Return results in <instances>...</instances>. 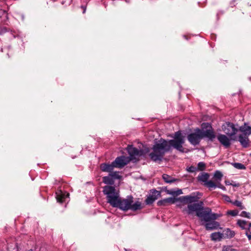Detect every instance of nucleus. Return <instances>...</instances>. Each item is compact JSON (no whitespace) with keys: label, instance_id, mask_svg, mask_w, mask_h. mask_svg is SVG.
Returning <instances> with one entry per match:
<instances>
[{"label":"nucleus","instance_id":"obj_1","mask_svg":"<svg viewBox=\"0 0 251 251\" xmlns=\"http://www.w3.org/2000/svg\"><path fill=\"white\" fill-rule=\"evenodd\" d=\"M184 142V137L179 130L175 133L174 139L167 141L161 138L156 142L152 148V151L149 153V157L154 162L161 161L165 153L170 151L172 147L183 152Z\"/></svg>","mask_w":251,"mask_h":251},{"label":"nucleus","instance_id":"obj_2","mask_svg":"<svg viewBox=\"0 0 251 251\" xmlns=\"http://www.w3.org/2000/svg\"><path fill=\"white\" fill-rule=\"evenodd\" d=\"M103 193L106 196L107 202L113 207L118 208L124 211L130 210L135 211L142 209V203L139 201H134L131 195L122 198L115 187L106 185L103 188Z\"/></svg>","mask_w":251,"mask_h":251},{"label":"nucleus","instance_id":"obj_3","mask_svg":"<svg viewBox=\"0 0 251 251\" xmlns=\"http://www.w3.org/2000/svg\"><path fill=\"white\" fill-rule=\"evenodd\" d=\"M185 211L189 214H192L196 212V216L198 217L201 222H208L211 220H216L220 215L212 212L210 208L203 206V202L201 201L198 203H193L188 204Z\"/></svg>","mask_w":251,"mask_h":251},{"label":"nucleus","instance_id":"obj_4","mask_svg":"<svg viewBox=\"0 0 251 251\" xmlns=\"http://www.w3.org/2000/svg\"><path fill=\"white\" fill-rule=\"evenodd\" d=\"M201 127L202 138L206 137L208 140L213 141L216 135L211 125L208 123H204L202 124Z\"/></svg>","mask_w":251,"mask_h":251},{"label":"nucleus","instance_id":"obj_5","mask_svg":"<svg viewBox=\"0 0 251 251\" xmlns=\"http://www.w3.org/2000/svg\"><path fill=\"white\" fill-rule=\"evenodd\" d=\"M201 133V129L197 128L194 130V132L188 135L187 139L191 145L194 146L198 145L202 139Z\"/></svg>","mask_w":251,"mask_h":251},{"label":"nucleus","instance_id":"obj_6","mask_svg":"<svg viewBox=\"0 0 251 251\" xmlns=\"http://www.w3.org/2000/svg\"><path fill=\"white\" fill-rule=\"evenodd\" d=\"M127 151L129 154V159L130 161H138L139 159L143 153V151L142 150H139L136 148L134 147L132 145H128L127 147Z\"/></svg>","mask_w":251,"mask_h":251},{"label":"nucleus","instance_id":"obj_7","mask_svg":"<svg viewBox=\"0 0 251 251\" xmlns=\"http://www.w3.org/2000/svg\"><path fill=\"white\" fill-rule=\"evenodd\" d=\"M222 129L230 137L234 136L238 131V129L235 127V125L230 122H226L222 126Z\"/></svg>","mask_w":251,"mask_h":251},{"label":"nucleus","instance_id":"obj_8","mask_svg":"<svg viewBox=\"0 0 251 251\" xmlns=\"http://www.w3.org/2000/svg\"><path fill=\"white\" fill-rule=\"evenodd\" d=\"M200 197L196 195L195 193H194L190 195L180 197L178 198V201L181 202L189 204L198 201Z\"/></svg>","mask_w":251,"mask_h":251},{"label":"nucleus","instance_id":"obj_9","mask_svg":"<svg viewBox=\"0 0 251 251\" xmlns=\"http://www.w3.org/2000/svg\"><path fill=\"white\" fill-rule=\"evenodd\" d=\"M130 162L129 157L121 156L117 157L113 162L115 168H122Z\"/></svg>","mask_w":251,"mask_h":251},{"label":"nucleus","instance_id":"obj_10","mask_svg":"<svg viewBox=\"0 0 251 251\" xmlns=\"http://www.w3.org/2000/svg\"><path fill=\"white\" fill-rule=\"evenodd\" d=\"M160 195V192L155 189L151 191V194L146 199L145 202L147 204H152Z\"/></svg>","mask_w":251,"mask_h":251},{"label":"nucleus","instance_id":"obj_11","mask_svg":"<svg viewBox=\"0 0 251 251\" xmlns=\"http://www.w3.org/2000/svg\"><path fill=\"white\" fill-rule=\"evenodd\" d=\"M219 142L226 149L228 148L231 145L230 140L225 134H219L217 136Z\"/></svg>","mask_w":251,"mask_h":251},{"label":"nucleus","instance_id":"obj_12","mask_svg":"<svg viewBox=\"0 0 251 251\" xmlns=\"http://www.w3.org/2000/svg\"><path fill=\"white\" fill-rule=\"evenodd\" d=\"M215 220H211L208 222H205L206 223L204 226L207 230H212L216 229L219 227L220 226L219 223Z\"/></svg>","mask_w":251,"mask_h":251},{"label":"nucleus","instance_id":"obj_13","mask_svg":"<svg viewBox=\"0 0 251 251\" xmlns=\"http://www.w3.org/2000/svg\"><path fill=\"white\" fill-rule=\"evenodd\" d=\"M238 141L244 148L249 146V136L246 134H240L238 136Z\"/></svg>","mask_w":251,"mask_h":251},{"label":"nucleus","instance_id":"obj_14","mask_svg":"<svg viewBox=\"0 0 251 251\" xmlns=\"http://www.w3.org/2000/svg\"><path fill=\"white\" fill-rule=\"evenodd\" d=\"M178 201V198H168L166 199H164L163 200H161L160 201H159L157 202V205L158 206H166L168 204H172L175 203L176 201Z\"/></svg>","mask_w":251,"mask_h":251},{"label":"nucleus","instance_id":"obj_15","mask_svg":"<svg viewBox=\"0 0 251 251\" xmlns=\"http://www.w3.org/2000/svg\"><path fill=\"white\" fill-rule=\"evenodd\" d=\"M115 168L113 162L111 164L102 163L100 166V169L102 172H108L109 173Z\"/></svg>","mask_w":251,"mask_h":251},{"label":"nucleus","instance_id":"obj_16","mask_svg":"<svg viewBox=\"0 0 251 251\" xmlns=\"http://www.w3.org/2000/svg\"><path fill=\"white\" fill-rule=\"evenodd\" d=\"M237 225L242 229L246 230H250L251 227V222H249L243 220H238L237 222Z\"/></svg>","mask_w":251,"mask_h":251},{"label":"nucleus","instance_id":"obj_17","mask_svg":"<svg viewBox=\"0 0 251 251\" xmlns=\"http://www.w3.org/2000/svg\"><path fill=\"white\" fill-rule=\"evenodd\" d=\"M239 130L243 134H246L248 136L251 134V126H249L246 123H245L244 125L241 126Z\"/></svg>","mask_w":251,"mask_h":251},{"label":"nucleus","instance_id":"obj_18","mask_svg":"<svg viewBox=\"0 0 251 251\" xmlns=\"http://www.w3.org/2000/svg\"><path fill=\"white\" fill-rule=\"evenodd\" d=\"M209 177V175L207 173H202L199 175L198 176V180L199 181L202 182L204 183H206L208 181V179Z\"/></svg>","mask_w":251,"mask_h":251},{"label":"nucleus","instance_id":"obj_19","mask_svg":"<svg viewBox=\"0 0 251 251\" xmlns=\"http://www.w3.org/2000/svg\"><path fill=\"white\" fill-rule=\"evenodd\" d=\"M56 199L57 202L62 203L65 199V194L61 190H58L56 192Z\"/></svg>","mask_w":251,"mask_h":251},{"label":"nucleus","instance_id":"obj_20","mask_svg":"<svg viewBox=\"0 0 251 251\" xmlns=\"http://www.w3.org/2000/svg\"><path fill=\"white\" fill-rule=\"evenodd\" d=\"M210 237L213 241H220L223 238V234L219 232H214L211 234Z\"/></svg>","mask_w":251,"mask_h":251},{"label":"nucleus","instance_id":"obj_21","mask_svg":"<svg viewBox=\"0 0 251 251\" xmlns=\"http://www.w3.org/2000/svg\"><path fill=\"white\" fill-rule=\"evenodd\" d=\"M102 181L104 183L108 185H112L114 183V180L109 174L107 176L103 177Z\"/></svg>","mask_w":251,"mask_h":251},{"label":"nucleus","instance_id":"obj_22","mask_svg":"<svg viewBox=\"0 0 251 251\" xmlns=\"http://www.w3.org/2000/svg\"><path fill=\"white\" fill-rule=\"evenodd\" d=\"M162 178L163 180L166 182L169 183H171L176 181V179L173 178L167 174H163L162 175Z\"/></svg>","mask_w":251,"mask_h":251},{"label":"nucleus","instance_id":"obj_23","mask_svg":"<svg viewBox=\"0 0 251 251\" xmlns=\"http://www.w3.org/2000/svg\"><path fill=\"white\" fill-rule=\"evenodd\" d=\"M231 165L236 169L239 170H245L246 167L240 163H232Z\"/></svg>","mask_w":251,"mask_h":251},{"label":"nucleus","instance_id":"obj_24","mask_svg":"<svg viewBox=\"0 0 251 251\" xmlns=\"http://www.w3.org/2000/svg\"><path fill=\"white\" fill-rule=\"evenodd\" d=\"M225 234L227 237L231 238L234 236L235 232L229 228L225 229Z\"/></svg>","mask_w":251,"mask_h":251},{"label":"nucleus","instance_id":"obj_25","mask_svg":"<svg viewBox=\"0 0 251 251\" xmlns=\"http://www.w3.org/2000/svg\"><path fill=\"white\" fill-rule=\"evenodd\" d=\"M231 203L234 205L239 207L241 210L245 209V206L243 205L242 203L240 201L235 200L234 201H232Z\"/></svg>","mask_w":251,"mask_h":251},{"label":"nucleus","instance_id":"obj_26","mask_svg":"<svg viewBox=\"0 0 251 251\" xmlns=\"http://www.w3.org/2000/svg\"><path fill=\"white\" fill-rule=\"evenodd\" d=\"M223 176L222 173L219 171H215L214 174V178L217 179L218 181H220L222 180Z\"/></svg>","mask_w":251,"mask_h":251},{"label":"nucleus","instance_id":"obj_27","mask_svg":"<svg viewBox=\"0 0 251 251\" xmlns=\"http://www.w3.org/2000/svg\"><path fill=\"white\" fill-rule=\"evenodd\" d=\"M216 183L212 180L208 181L206 183H204V185L206 186L209 189L211 188H216Z\"/></svg>","mask_w":251,"mask_h":251},{"label":"nucleus","instance_id":"obj_28","mask_svg":"<svg viewBox=\"0 0 251 251\" xmlns=\"http://www.w3.org/2000/svg\"><path fill=\"white\" fill-rule=\"evenodd\" d=\"M205 168V164L203 162H200L198 164L197 170L203 171Z\"/></svg>","mask_w":251,"mask_h":251},{"label":"nucleus","instance_id":"obj_29","mask_svg":"<svg viewBox=\"0 0 251 251\" xmlns=\"http://www.w3.org/2000/svg\"><path fill=\"white\" fill-rule=\"evenodd\" d=\"M109 175L112 176V178L114 180V179H119L121 177V176L119 175V173L117 172H111V173H109Z\"/></svg>","mask_w":251,"mask_h":251},{"label":"nucleus","instance_id":"obj_30","mask_svg":"<svg viewBox=\"0 0 251 251\" xmlns=\"http://www.w3.org/2000/svg\"><path fill=\"white\" fill-rule=\"evenodd\" d=\"M238 213L239 211L237 210H228L227 212V214L231 215L232 216H236L238 215Z\"/></svg>","mask_w":251,"mask_h":251},{"label":"nucleus","instance_id":"obj_31","mask_svg":"<svg viewBox=\"0 0 251 251\" xmlns=\"http://www.w3.org/2000/svg\"><path fill=\"white\" fill-rule=\"evenodd\" d=\"M240 216H241V217H246V218H248V219H251V214L249 212H247L245 211H242L241 213Z\"/></svg>","mask_w":251,"mask_h":251},{"label":"nucleus","instance_id":"obj_32","mask_svg":"<svg viewBox=\"0 0 251 251\" xmlns=\"http://www.w3.org/2000/svg\"><path fill=\"white\" fill-rule=\"evenodd\" d=\"M187 171L190 173H194L197 171V169L196 167L191 166L187 168Z\"/></svg>","mask_w":251,"mask_h":251},{"label":"nucleus","instance_id":"obj_33","mask_svg":"<svg viewBox=\"0 0 251 251\" xmlns=\"http://www.w3.org/2000/svg\"><path fill=\"white\" fill-rule=\"evenodd\" d=\"M222 251H233V250L230 246H225L223 247Z\"/></svg>","mask_w":251,"mask_h":251},{"label":"nucleus","instance_id":"obj_34","mask_svg":"<svg viewBox=\"0 0 251 251\" xmlns=\"http://www.w3.org/2000/svg\"><path fill=\"white\" fill-rule=\"evenodd\" d=\"M167 194H170V195H173V196H176L175 191L174 190H168L167 191Z\"/></svg>","mask_w":251,"mask_h":251},{"label":"nucleus","instance_id":"obj_35","mask_svg":"<svg viewBox=\"0 0 251 251\" xmlns=\"http://www.w3.org/2000/svg\"><path fill=\"white\" fill-rule=\"evenodd\" d=\"M246 235L247 236L249 240L251 239V232L250 231V230L246 231Z\"/></svg>","mask_w":251,"mask_h":251},{"label":"nucleus","instance_id":"obj_36","mask_svg":"<svg viewBox=\"0 0 251 251\" xmlns=\"http://www.w3.org/2000/svg\"><path fill=\"white\" fill-rule=\"evenodd\" d=\"M231 185L233 186V187H238L241 185L239 183H236L235 182H232L231 183Z\"/></svg>","mask_w":251,"mask_h":251},{"label":"nucleus","instance_id":"obj_37","mask_svg":"<svg viewBox=\"0 0 251 251\" xmlns=\"http://www.w3.org/2000/svg\"><path fill=\"white\" fill-rule=\"evenodd\" d=\"M176 196H178L182 194V191L181 189H177L176 191H175Z\"/></svg>","mask_w":251,"mask_h":251},{"label":"nucleus","instance_id":"obj_38","mask_svg":"<svg viewBox=\"0 0 251 251\" xmlns=\"http://www.w3.org/2000/svg\"><path fill=\"white\" fill-rule=\"evenodd\" d=\"M225 199L226 201H228V202H229L231 203L232 201L230 200L229 197H228V196H226V195L225 196Z\"/></svg>","mask_w":251,"mask_h":251},{"label":"nucleus","instance_id":"obj_39","mask_svg":"<svg viewBox=\"0 0 251 251\" xmlns=\"http://www.w3.org/2000/svg\"><path fill=\"white\" fill-rule=\"evenodd\" d=\"M222 186H223V185H222L220 183V181H218V183L217 184H216V188L218 187V188L221 189V188L222 187Z\"/></svg>","mask_w":251,"mask_h":251},{"label":"nucleus","instance_id":"obj_40","mask_svg":"<svg viewBox=\"0 0 251 251\" xmlns=\"http://www.w3.org/2000/svg\"><path fill=\"white\" fill-rule=\"evenodd\" d=\"M225 183L226 185H231V182H230L229 180H225Z\"/></svg>","mask_w":251,"mask_h":251},{"label":"nucleus","instance_id":"obj_41","mask_svg":"<svg viewBox=\"0 0 251 251\" xmlns=\"http://www.w3.org/2000/svg\"><path fill=\"white\" fill-rule=\"evenodd\" d=\"M221 189L222 190H224V191H225V190H226V187H225L224 186H223H223H222V187L221 188Z\"/></svg>","mask_w":251,"mask_h":251},{"label":"nucleus","instance_id":"obj_42","mask_svg":"<svg viewBox=\"0 0 251 251\" xmlns=\"http://www.w3.org/2000/svg\"><path fill=\"white\" fill-rule=\"evenodd\" d=\"M200 194V196H201V194H200V193L199 192H197V195H198Z\"/></svg>","mask_w":251,"mask_h":251},{"label":"nucleus","instance_id":"obj_43","mask_svg":"<svg viewBox=\"0 0 251 251\" xmlns=\"http://www.w3.org/2000/svg\"><path fill=\"white\" fill-rule=\"evenodd\" d=\"M85 9L84 10L83 13H85Z\"/></svg>","mask_w":251,"mask_h":251},{"label":"nucleus","instance_id":"obj_44","mask_svg":"<svg viewBox=\"0 0 251 251\" xmlns=\"http://www.w3.org/2000/svg\"><path fill=\"white\" fill-rule=\"evenodd\" d=\"M250 155L251 156V153L250 154Z\"/></svg>","mask_w":251,"mask_h":251}]
</instances>
